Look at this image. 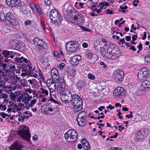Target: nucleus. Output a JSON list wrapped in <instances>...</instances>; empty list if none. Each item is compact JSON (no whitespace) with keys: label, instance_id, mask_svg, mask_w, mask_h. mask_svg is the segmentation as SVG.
Segmentation results:
<instances>
[{"label":"nucleus","instance_id":"13d9d810","mask_svg":"<svg viewBox=\"0 0 150 150\" xmlns=\"http://www.w3.org/2000/svg\"><path fill=\"white\" fill-rule=\"evenodd\" d=\"M100 64L101 65L103 66L102 67L105 69H106L107 70V69L108 68L106 65L105 64V63L103 62H101L100 63Z\"/></svg>","mask_w":150,"mask_h":150},{"label":"nucleus","instance_id":"de8ad7c7","mask_svg":"<svg viewBox=\"0 0 150 150\" xmlns=\"http://www.w3.org/2000/svg\"><path fill=\"white\" fill-rule=\"evenodd\" d=\"M28 82H29V84H31V85H34L36 83V81L35 79L32 80L29 79L28 81Z\"/></svg>","mask_w":150,"mask_h":150},{"label":"nucleus","instance_id":"4be33fe9","mask_svg":"<svg viewBox=\"0 0 150 150\" xmlns=\"http://www.w3.org/2000/svg\"><path fill=\"white\" fill-rule=\"evenodd\" d=\"M66 86V83L64 80L60 83L59 85L57 88V91L59 93H63L66 90L65 89Z\"/></svg>","mask_w":150,"mask_h":150},{"label":"nucleus","instance_id":"cd10ccee","mask_svg":"<svg viewBox=\"0 0 150 150\" xmlns=\"http://www.w3.org/2000/svg\"><path fill=\"white\" fill-rule=\"evenodd\" d=\"M86 85L85 82L83 81H78L75 84L79 91L81 90L82 88L84 87Z\"/></svg>","mask_w":150,"mask_h":150},{"label":"nucleus","instance_id":"5701e85b","mask_svg":"<svg viewBox=\"0 0 150 150\" xmlns=\"http://www.w3.org/2000/svg\"><path fill=\"white\" fill-rule=\"evenodd\" d=\"M50 101H51V102H50L49 103H47V105L49 106L50 108H51L54 110V109H55L57 108V106L56 104H58L59 103L55 101L53 98H51L50 99Z\"/></svg>","mask_w":150,"mask_h":150},{"label":"nucleus","instance_id":"864d4df0","mask_svg":"<svg viewBox=\"0 0 150 150\" xmlns=\"http://www.w3.org/2000/svg\"><path fill=\"white\" fill-rule=\"evenodd\" d=\"M0 116L3 118H5L6 117H8V115L4 112H2L0 113Z\"/></svg>","mask_w":150,"mask_h":150},{"label":"nucleus","instance_id":"e433bc0d","mask_svg":"<svg viewBox=\"0 0 150 150\" xmlns=\"http://www.w3.org/2000/svg\"><path fill=\"white\" fill-rule=\"evenodd\" d=\"M39 58L40 62L42 63H44L48 61V58L47 57H44L42 55L40 56Z\"/></svg>","mask_w":150,"mask_h":150},{"label":"nucleus","instance_id":"09e8293b","mask_svg":"<svg viewBox=\"0 0 150 150\" xmlns=\"http://www.w3.org/2000/svg\"><path fill=\"white\" fill-rule=\"evenodd\" d=\"M145 61L147 62H150V54H148L144 57Z\"/></svg>","mask_w":150,"mask_h":150},{"label":"nucleus","instance_id":"6e6d98bb","mask_svg":"<svg viewBox=\"0 0 150 150\" xmlns=\"http://www.w3.org/2000/svg\"><path fill=\"white\" fill-rule=\"evenodd\" d=\"M97 5L98 6V7H100V8L102 9L105 8V7H104L105 6L103 2L99 3V5Z\"/></svg>","mask_w":150,"mask_h":150},{"label":"nucleus","instance_id":"c85d7f7f","mask_svg":"<svg viewBox=\"0 0 150 150\" xmlns=\"http://www.w3.org/2000/svg\"><path fill=\"white\" fill-rule=\"evenodd\" d=\"M109 49L106 50L105 49V50L103 51L102 55L104 57L109 58L110 54L112 53V50L109 52Z\"/></svg>","mask_w":150,"mask_h":150},{"label":"nucleus","instance_id":"72a5a7b5","mask_svg":"<svg viewBox=\"0 0 150 150\" xmlns=\"http://www.w3.org/2000/svg\"><path fill=\"white\" fill-rule=\"evenodd\" d=\"M50 90V92H54L56 89V84L54 83L51 85H48V86Z\"/></svg>","mask_w":150,"mask_h":150},{"label":"nucleus","instance_id":"f3484780","mask_svg":"<svg viewBox=\"0 0 150 150\" xmlns=\"http://www.w3.org/2000/svg\"><path fill=\"white\" fill-rule=\"evenodd\" d=\"M125 90L122 87H118L115 89L113 91V94L115 96H121L125 94Z\"/></svg>","mask_w":150,"mask_h":150},{"label":"nucleus","instance_id":"aec40b11","mask_svg":"<svg viewBox=\"0 0 150 150\" xmlns=\"http://www.w3.org/2000/svg\"><path fill=\"white\" fill-rule=\"evenodd\" d=\"M1 64H6V66L5 67V68L4 69L1 68L2 70H3L4 72H6V75L7 72H13V71H15V66L13 64H10L9 66L8 67V68L6 69V67L7 66V65L5 63H1Z\"/></svg>","mask_w":150,"mask_h":150},{"label":"nucleus","instance_id":"9b49d317","mask_svg":"<svg viewBox=\"0 0 150 150\" xmlns=\"http://www.w3.org/2000/svg\"><path fill=\"white\" fill-rule=\"evenodd\" d=\"M6 19L9 23L13 25L17 24L16 19L14 16L11 13L9 12L6 15Z\"/></svg>","mask_w":150,"mask_h":150},{"label":"nucleus","instance_id":"20e7f679","mask_svg":"<svg viewBox=\"0 0 150 150\" xmlns=\"http://www.w3.org/2000/svg\"><path fill=\"white\" fill-rule=\"evenodd\" d=\"M66 48L69 53L75 52L79 50V44L76 41H69L66 43Z\"/></svg>","mask_w":150,"mask_h":150},{"label":"nucleus","instance_id":"0e129e2a","mask_svg":"<svg viewBox=\"0 0 150 150\" xmlns=\"http://www.w3.org/2000/svg\"><path fill=\"white\" fill-rule=\"evenodd\" d=\"M65 64L63 63H62L59 64V67L60 69H63L64 67Z\"/></svg>","mask_w":150,"mask_h":150},{"label":"nucleus","instance_id":"4468645a","mask_svg":"<svg viewBox=\"0 0 150 150\" xmlns=\"http://www.w3.org/2000/svg\"><path fill=\"white\" fill-rule=\"evenodd\" d=\"M23 146L19 142L16 141L9 147L11 150H22Z\"/></svg>","mask_w":150,"mask_h":150},{"label":"nucleus","instance_id":"6e6552de","mask_svg":"<svg viewBox=\"0 0 150 150\" xmlns=\"http://www.w3.org/2000/svg\"><path fill=\"white\" fill-rule=\"evenodd\" d=\"M6 66V64H0V88L3 87V86H4L3 84L4 83V82L2 80V78L3 79L4 77H5V79H6V81H8L7 78H6L5 77L6 72L3 71V70L1 69V68L3 69H4Z\"/></svg>","mask_w":150,"mask_h":150},{"label":"nucleus","instance_id":"a18cd8bd","mask_svg":"<svg viewBox=\"0 0 150 150\" xmlns=\"http://www.w3.org/2000/svg\"><path fill=\"white\" fill-rule=\"evenodd\" d=\"M93 54L91 51H87L86 53V55L87 58L90 59Z\"/></svg>","mask_w":150,"mask_h":150},{"label":"nucleus","instance_id":"a211bd4d","mask_svg":"<svg viewBox=\"0 0 150 150\" xmlns=\"http://www.w3.org/2000/svg\"><path fill=\"white\" fill-rule=\"evenodd\" d=\"M6 4L11 7L19 6L20 0H6Z\"/></svg>","mask_w":150,"mask_h":150},{"label":"nucleus","instance_id":"49530a36","mask_svg":"<svg viewBox=\"0 0 150 150\" xmlns=\"http://www.w3.org/2000/svg\"><path fill=\"white\" fill-rule=\"evenodd\" d=\"M87 76L88 79L91 80H94L95 79V76L90 73L88 74Z\"/></svg>","mask_w":150,"mask_h":150},{"label":"nucleus","instance_id":"0eeeda50","mask_svg":"<svg viewBox=\"0 0 150 150\" xmlns=\"http://www.w3.org/2000/svg\"><path fill=\"white\" fill-rule=\"evenodd\" d=\"M11 47L16 50L22 49L25 50V45L23 43L18 41L16 39L11 40L10 43Z\"/></svg>","mask_w":150,"mask_h":150},{"label":"nucleus","instance_id":"603ef678","mask_svg":"<svg viewBox=\"0 0 150 150\" xmlns=\"http://www.w3.org/2000/svg\"><path fill=\"white\" fill-rule=\"evenodd\" d=\"M0 18L3 21H6V15L5 16L4 14L1 13L0 14Z\"/></svg>","mask_w":150,"mask_h":150},{"label":"nucleus","instance_id":"69168bd1","mask_svg":"<svg viewBox=\"0 0 150 150\" xmlns=\"http://www.w3.org/2000/svg\"><path fill=\"white\" fill-rule=\"evenodd\" d=\"M137 47L138 48L139 51H141L142 47V43L141 42L139 43V45L137 46Z\"/></svg>","mask_w":150,"mask_h":150},{"label":"nucleus","instance_id":"79ce46f5","mask_svg":"<svg viewBox=\"0 0 150 150\" xmlns=\"http://www.w3.org/2000/svg\"><path fill=\"white\" fill-rule=\"evenodd\" d=\"M20 71L21 70L22 71V73L21 74L22 76H26L27 74H28V70H24L22 68H20Z\"/></svg>","mask_w":150,"mask_h":150},{"label":"nucleus","instance_id":"bf43d9fd","mask_svg":"<svg viewBox=\"0 0 150 150\" xmlns=\"http://www.w3.org/2000/svg\"><path fill=\"white\" fill-rule=\"evenodd\" d=\"M54 80H53L51 79L47 80V84L48 86V85H51V84L54 83Z\"/></svg>","mask_w":150,"mask_h":150},{"label":"nucleus","instance_id":"7ed1b4c3","mask_svg":"<svg viewBox=\"0 0 150 150\" xmlns=\"http://www.w3.org/2000/svg\"><path fill=\"white\" fill-rule=\"evenodd\" d=\"M72 14V22L78 25H82L84 23L83 16L80 14L76 10H74Z\"/></svg>","mask_w":150,"mask_h":150},{"label":"nucleus","instance_id":"2f4dec72","mask_svg":"<svg viewBox=\"0 0 150 150\" xmlns=\"http://www.w3.org/2000/svg\"><path fill=\"white\" fill-rule=\"evenodd\" d=\"M94 48L96 51L97 53H99L102 55L103 51L105 50V48L103 47H99L95 45Z\"/></svg>","mask_w":150,"mask_h":150},{"label":"nucleus","instance_id":"5fc2aeb1","mask_svg":"<svg viewBox=\"0 0 150 150\" xmlns=\"http://www.w3.org/2000/svg\"><path fill=\"white\" fill-rule=\"evenodd\" d=\"M36 102V100L35 99L32 100L31 101L30 103L28 105V106L29 107H32L33 105Z\"/></svg>","mask_w":150,"mask_h":150},{"label":"nucleus","instance_id":"9d476101","mask_svg":"<svg viewBox=\"0 0 150 150\" xmlns=\"http://www.w3.org/2000/svg\"><path fill=\"white\" fill-rule=\"evenodd\" d=\"M115 81L117 82H121L124 77V72L121 70H118L115 72Z\"/></svg>","mask_w":150,"mask_h":150},{"label":"nucleus","instance_id":"a19ab883","mask_svg":"<svg viewBox=\"0 0 150 150\" xmlns=\"http://www.w3.org/2000/svg\"><path fill=\"white\" fill-rule=\"evenodd\" d=\"M98 59V56L96 54H93L90 59L92 61V63H93L97 61Z\"/></svg>","mask_w":150,"mask_h":150},{"label":"nucleus","instance_id":"4d7b16f0","mask_svg":"<svg viewBox=\"0 0 150 150\" xmlns=\"http://www.w3.org/2000/svg\"><path fill=\"white\" fill-rule=\"evenodd\" d=\"M125 117L128 119H129V118H132L133 117V112L131 111L130 112L129 115H125Z\"/></svg>","mask_w":150,"mask_h":150},{"label":"nucleus","instance_id":"774afa93","mask_svg":"<svg viewBox=\"0 0 150 150\" xmlns=\"http://www.w3.org/2000/svg\"><path fill=\"white\" fill-rule=\"evenodd\" d=\"M28 63V64L27 65V66L29 68L28 70H30L33 69V68L32 64L30 62H29Z\"/></svg>","mask_w":150,"mask_h":150},{"label":"nucleus","instance_id":"680f3d73","mask_svg":"<svg viewBox=\"0 0 150 150\" xmlns=\"http://www.w3.org/2000/svg\"><path fill=\"white\" fill-rule=\"evenodd\" d=\"M114 11H113L110 10L108 9L106 10V13L107 14H112L113 13Z\"/></svg>","mask_w":150,"mask_h":150},{"label":"nucleus","instance_id":"f03ea898","mask_svg":"<svg viewBox=\"0 0 150 150\" xmlns=\"http://www.w3.org/2000/svg\"><path fill=\"white\" fill-rule=\"evenodd\" d=\"M18 134L27 142L30 141V135L27 126L24 125L20 126L18 131Z\"/></svg>","mask_w":150,"mask_h":150},{"label":"nucleus","instance_id":"37998d69","mask_svg":"<svg viewBox=\"0 0 150 150\" xmlns=\"http://www.w3.org/2000/svg\"><path fill=\"white\" fill-rule=\"evenodd\" d=\"M24 115L23 114H20L18 115V120L19 121L24 122Z\"/></svg>","mask_w":150,"mask_h":150},{"label":"nucleus","instance_id":"a878e982","mask_svg":"<svg viewBox=\"0 0 150 150\" xmlns=\"http://www.w3.org/2000/svg\"><path fill=\"white\" fill-rule=\"evenodd\" d=\"M71 10L70 11H65L64 12V18L66 20H68V19L69 20L70 18H71V19H72V17H71V16H72V14L74 13V10Z\"/></svg>","mask_w":150,"mask_h":150},{"label":"nucleus","instance_id":"dca6fc26","mask_svg":"<svg viewBox=\"0 0 150 150\" xmlns=\"http://www.w3.org/2000/svg\"><path fill=\"white\" fill-rule=\"evenodd\" d=\"M148 72L147 69H142L138 73V78L139 79H142L146 77L148 75Z\"/></svg>","mask_w":150,"mask_h":150},{"label":"nucleus","instance_id":"052dcab7","mask_svg":"<svg viewBox=\"0 0 150 150\" xmlns=\"http://www.w3.org/2000/svg\"><path fill=\"white\" fill-rule=\"evenodd\" d=\"M54 80H53L51 79L47 80V84L48 86V85H51V84L54 83Z\"/></svg>","mask_w":150,"mask_h":150},{"label":"nucleus","instance_id":"f704fd0d","mask_svg":"<svg viewBox=\"0 0 150 150\" xmlns=\"http://www.w3.org/2000/svg\"><path fill=\"white\" fill-rule=\"evenodd\" d=\"M8 61L7 57L3 54V56L0 54V64L4 62H7Z\"/></svg>","mask_w":150,"mask_h":150},{"label":"nucleus","instance_id":"412c9836","mask_svg":"<svg viewBox=\"0 0 150 150\" xmlns=\"http://www.w3.org/2000/svg\"><path fill=\"white\" fill-rule=\"evenodd\" d=\"M58 12L55 9L52 10L50 13V19L51 21H55L56 18L59 14Z\"/></svg>","mask_w":150,"mask_h":150},{"label":"nucleus","instance_id":"ddd939ff","mask_svg":"<svg viewBox=\"0 0 150 150\" xmlns=\"http://www.w3.org/2000/svg\"><path fill=\"white\" fill-rule=\"evenodd\" d=\"M51 74L52 78L56 83L59 81V76L57 70L56 68L52 69L51 71Z\"/></svg>","mask_w":150,"mask_h":150},{"label":"nucleus","instance_id":"4c0bfd02","mask_svg":"<svg viewBox=\"0 0 150 150\" xmlns=\"http://www.w3.org/2000/svg\"><path fill=\"white\" fill-rule=\"evenodd\" d=\"M79 121L78 119H77V121L78 122V124L79 126H83L86 123L85 120H80Z\"/></svg>","mask_w":150,"mask_h":150},{"label":"nucleus","instance_id":"b1692460","mask_svg":"<svg viewBox=\"0 0 150 150\" xmlns=\"http://www.w3.org/2000/svg\"><path fill=\"white\" fill-rule=\"evenodd\" d=\"M30 6L33 11L34 12H37L38 13V15L40 16L41 14V11L40 7L37 4H32Z\"/></svg>","mask_w":150,"mask_h":150},{"label":"nucleus","instance_id":"bb28decb","mask_svg":"<svg viewBox=\"0 0 150 150\" xmlns=\"http://www.w3.org/2000/svg\"><path fill=\"white\" fill-rule=\"evenodd\" d=\"M37 73V71L35 69L34 67L30 70H28V74L36 78L38 77Z\"/></svg>","mask_w":150,"mask_h":150},{"label":"nucleus","instance_id":"423d86ee","mask_svg":"<svg viewBox=\"0 0 150 150\" xmlns=\"http://www.w3.org/2000/svg\"><path fill=\"white\" fill-rule=\"evenodd\" d=\"M33 41L34 45H36L37 50L39 52H42L45 48L48 47V46H47L46 43L38 38H35Z\"/></svg>","mask_w":150,"mask_h":150},{"label":"nucleus","instance_id":"2eb2a0df","mask_svg":"<svg viewBox=\"0 0 150 150\" xmlns=\"http://www.w3.org/2000/svg\"><path fill=\"white\" fill-rule=\"evenodd\" d=\"M3 54L7 57L8 60L10 59H13L16 55L17 54L16 52L7 50H4L3 52Z\"/></svg>","mask_w":150,"mask_h":150},{"label":"nucleus","instance_id":"f257e3e1","mask_svg":"<svg viewBox=\"0 0 150 150\" xmlns=\"http://www.w3.org/2000/svg\"><path fill=\"white\" fill-rule=\"evenodd\" d=\"M61 98L62 100L65 103L71 102L75 112H78L82 108L83 101L82 99L76 94H72L68 90L66 89L62 93Z\"/></svg>","mask_w":150,"mask_h":150},{"label":"nucleus","instance_id":"ea45409f","mask_svg":"<svg viewBox=\"0 0 150 150\" xmlns=\"http://www.w3.org/2000/svg\"><path fill=\"white\" fill-rule=\"evenodd\" d=\"M118 54L112 52V53L110 54L109 58L111 59H114L118 58Z\"/></svg>","mask_w":150,"mask_h":150},{"label":"nucleus","instance_id":"6ab92c4d","mask_svg":"<svg viewBox=\"0 0 150 150\" xmlns=\"http://www.w3.org/2000/svg\"><path fill=\"white\" fill-rule=\"evenodd\" d=\"M150 88V81L145 80L142 81L141 83V88L142 90L145 91Z\"/></svg>","mask_w":150,"mask_h":150},{"label":"nucleus","instance_id":"c756f323","mask_svg":"<svg viewBox=\"0 0 150 150\" xmlns=\"http://www.w3.org/2000/svg\"><path fill=\"white\" fill-rule=\"evenodd\" d=\"M23 60L22 57L20 58L16 57L14 60V62H13L17 64H20V65L22 66L23 65L22 64L23 63Z\"/></svg>","mask_w":150,"mask_h":150},{"label":"nucleus","instance_id":"393cba45","mask_svg":"<svg viewBox=\"0 0 150 150\" xmlns=\"http://www.w3.org/2000/svg\"><path fill=\"white\" fill-rule=\"evenodd\" d=\"M42 108H43V109H42V110H43V113L47 115L50 114V112H52L53 111V110L51 108H50L49 106H48L47 104L45 106L43 105L42 106Z\"/></svg>","mask_w":150,"mask_h":150},{"label":"nucleus","instance_id":"473e14b6","mask_svg":"<svg viewBox=\"0 0 150 150\" xmlns=\"http://www.w3.org/2000/svg\"><path fill=\"white\" fill-rule=\"evenodd\" d=\"M83 146L84 149L86 150H88L90 148V146L88 142L85 139L82 141Z\"/></svg>","mask_w":150,"mask_h":150},{"label":"nucleus","instance_id":"e2e57ef3","mask_svg":"<svg viewBox=\"0 0 150 150\" xmlns=\"http://www.w3.org/2000/svg\"><path fill=\"white\" fill-rule=\"evenodd\" d=\"M70 74L71 76H74L76 74V71L72 69L70 71Z\"/></svg>","mask_w":150,"mask_h":150},{"label":"nucleus","instance_id":"1a4fd4ad","mask_svg":"<svg viewBox=\"0 0 150 150\" xmlns=\"http://www.w3.org/2000/svg\"><path fill=\"white\" fill-rule=\"evenodd\" d=\"M145 132L143 130H139L136 132L134 137V139L136 142L141 141L144 137Z\"/></svg>","mask_w":150,"mask_h":150},{"label":"nucleus","instance_id":"58836bf2","mask_svg":"<svg viewBox=\"0 0 150 150\" xmlns=\"http://www.w3.org/2000/svg\"><path fill=\"white\" fill-rule=\"evenodd\" d=\"M86 112L84 111H82L80 112L79 114H78L77 116V119H78L79 121H80V120H81V117L82 116H83V115H86Z\"/></svg>","mask_w":150,"mask_h":150},{"label":"nucleus","instance_id":"8fccbe9b","mask_svg":"<svg viewBox=\"0 0 150 150\" xmlns=\"http://www.w3.org/2000/svg\"><path fill=\"white\" fill-rule=\"evenodd\" d=\"M6 109V107L5 105L0 104V110L3 111L5 110Z\"/></svg>","mask_w":150,"mask_h":150},{"label":"nucleus","instance_id":"7c9ffc66","mask_svg":"<svg viewBox=\"0 0 150 150\" xmlns=\"http://www.w3.org/2000/svg\"><path fill=\"white\" fill-rule=\"evenodd\" d=\"M56 20L55 21H51L55 24H58L60 23L61 21L63 20V18L61 15L59 13L58 15V16L56 17Z\"/></svg>","mask_w":150,"mask_h":150},{"label":"nucleus","instance_id":"338daca9","mask_svg":"<svg viewBox=\"0 0 150 150\" xmlns=\"http://www.w3.org/2000/svg\"><path fill=\"white\" fill-rule=\"evenodd\" d=\"M44 2L47 6H49L51 4L50 0H44Z\"/></svg>","mask_w":150,"mask_h":150},{"label":"nucleus","instance_id":"c9c22d12","mask_svg":"<svg viewBox=\"0 0 150 150\" xmlns=\"http://www.w3.org/2000/svg\"><path fill=\"white\" fill-rule=\"evenodd\" d=\"M1 100H3L2 101L1 103H4L6 101H8V95L6 94L3 93L2 95L1 94Z\"/></svg>","mask_w":150,"mask_h":150},{"label":"nucleus","instance_id":"3c124183","mask_svg":"<svg viewBox=\"0 0 150 150\" xmlns=\"http://www.w3.org/2000/svg\"><path fill=\"white\" fill-rule=\"evenodd\" d=\"M53 54L54 57H56L57 58H59L60 57V54L56 51H54L53 53Z\"/></svg>","mask_w":150,"mask_h":150},{"label":"nucleus","instance_id":"39448f33","mask_svg":"<svg viewBox=\"0 0 150 150\" xmlns=\"http://www.w3.org/2000/svg\"><path fill=\"white\" fill-rule=\"evenodd\" d=\"M64 136L66 141L69 142L76 141L77 139L78 135L76 130L71 129L69 130L64 134Z\"/></svg>","mask_w":150,"mask_h":150},{"label":"nucleus","instance_id":"f8f14e48","mask_svg":"<svg viewBox=\"0 0 150 150\" xmlns=\"http://www.w3.org/2000/svg\"><path fill=\"white\" fill-rule=\"evenodd\" d=\"M81 59V57L80 55L77 54L74 55L70 57V63L73 65L76 66L79 64Z\"/></svg>","mask_w":150,"mask_h":150},{"label":"nucleus","instance_id":"c03bdc74","mask_svg":"<svg viewBox=\"0 0 150 150\" xmlns=\"http://www.w3.org/2000/svg\"><path fill=\"white\" fill-rule=\"evenodd\" d=\"M40 92L41 94L44 95V96L48 95V92L47 90L45 89L44 88L41 87L40 88Z\"/></svg>","mask_w":150,"mask_h":150}]
</instances>
